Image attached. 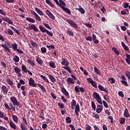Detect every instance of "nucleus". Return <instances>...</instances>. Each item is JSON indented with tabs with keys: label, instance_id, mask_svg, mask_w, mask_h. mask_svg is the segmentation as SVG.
Listing matches in <instances>:
<instances>
[{
	"label": "nucleus",
	"instance_id": "f257e3e1",
	"mask_svg": "<svg viewBox=\"0 0 130 130\" xmlns=\"http://www.w3.org/2000/svg\"><path fill=\"white\" fill-rule=\"evenodd\" d=\"M62 61L61 62V64L66 67H62V69L64 70H66L67 72H69V73H72V70L71 68L69 67V62L67 61L65 58H62Z\"/></svg>",
	"mask_w": 130,
	"mask_h": 130
},
{
	"label": "nucleus",
	"instance_id": "f03ea898",
	"mask_svg": "<svg viewBox=\"0 0 130 130\" xmlns=\"http://www.w3.org/2000/svg\"><path fill=\"white\" fill-rule=\"evenodd\" d=\"M9 105L6 103H4V106L8 111H11L12 110V111H15L16 110L15 107L12 103H9Z\"/></svg>",
	"mask_w": 130,
	"mask_h": 130
},
{
	"label": "nucleus",
	"instance_id": "7ed1b4c3",
	"mask_svg": "<svg viewBox=\"0 0 130 130\" xmlns=\"http://www.w3.org/2000/svg\"><path fill=\"white\" fill-rule=\"evenodd\" d=\"M10 101H11V102H12V104H13V105L14 106L19 107L20 105V103L17 101V99L15 98V96H12L10 98Z\"/></svg>",
	"mask_w": 130,
	"mask_h": 130
},
{
	"label": "nucleus",
	"instance_id": "20e7f679",
	"mask_svg": "<svg viewBox=\"0 0 130 130\" xmlns=\"http://www.w3.org/2000/svg\"><path fill=\"white\" fill-rule=\"evenodd\" d=\"M46 14L48 16L50 19H52L53 20L55 19V17L54 15L53 14V13L49 10H47L46 11Z\"/></svg>",
	"mask_w": 130,
	"mask_h": 130
},
{
	"label": "nucleus",
	"instance_id": "39448f33",
	"mask_svg": "<svg viewBox=\"0 0 130 130\" xmlns=\"http://www.w3.org/2000/svg\"><path fill=\"white\" fill-rule=\"evenodd\" d=\"M13 71L15 72V73L18 74V77H21L22 74L21 73V70L19 69L18 67H15L13 69Z\"/></svg>",
	"mask_w": 130,
	"mask_h": 130
},
{
	"label": "nucleus",
	"instance_id": "423d86ee",
	"mask_svg": "<svg viewBox=\"0 0 130 130\" xmlns=\"http://www.w3.org/2000/svg\"><path fill=\"white\" fill-rule=\"evenodd\" d=\"M57 6H58L61 9L67 6L66 3L62 0H59L58 5H57Z\"/></svg>",
	"mask_w": 130,
	"mask_h": 130
},
{
	"label": "nucleus",
	"instance_id": "0eeeda50",
	"mask_svg": "<svg viewBox=\"0 0 130 130\" xmlns=\"http://www.w3.org/2000/svg\"><path fill=\"white\" fill-rule=\"evenodd\" d=\"M99 89L101 90L102 91H105L107 94L109 93L108 89L107 87H106L105 88L102 86V85H99L98 86Z\"/></svg>",
	"mask_w": 130,
	"mask_h": 130
},
{
	"label": "nucleus",
	"instance_id": "6e6552de",
	"mask_svg": "<svg viewBox=\"0 0 130 130\" xmlns=\"http://www.w3.org/2000/svg\"><path fill=\"white\" fill-rule=\"evenodd\" d=\"M29 85L32 87H36L37 85L35 83V81L31 78L29 80Z\"/></svg>",
	"mask_w": 130,
	"mask_h": 130
},
{
	"label": "nucleus",
	"instance_id": "1a4fd4ad",
	"mask_svg": "<svg viewBox=\"0 0 130 130\" xmlns=\"http://www.w3.org/2000/svg\"><path fill=\"white\" fill-rule=\"evenodd\" d=\"M80 112V110L79 105L77 104V105L76 106L75 110L76 115L78 116L79 115V112Z\"/></svg>",
	"mask_w": 130,
	"mask_h": 130
},
{
	"label": "nucleus",
	"instance_id": "9d476101",
	"mask_svg": "<svg viewBox=\"0 0 130 130\" xmlns=\"http://www.w3.org/2000/svg\"><path fill=\"white\" fill-rule=\"evenodd\" d=\"M5 80H6V83L8 84H9V85H10L11 86L13 85L14 82L10 78H7Z\"/></svg>",
	"mask_w": 130,
	"mask_h": 130
},
{
	"label": "nucleus",
	"instance_id": "9b49d317",
	"mask_svg": "<svg viewBox=\"0 0 130 130\" xmlns=\"http://www.w3.org/2000/svg\"><path fill=\"white\" fill-rule=\"evenodd\" d=\"M2 90L4 92V94L5 95H6L7 94L8 92V90H9L8 88H7V87L6 86L3 85L2 86Z\"/></svg>",
	"mask_w": 130,
	"mask_h": 130
},
{
	"label": "nucleus",
	"instance_id": "f8f14e48",
	"mask_svg": "<svg viewBox=\"0 0 130 130\" xmlns=\"http://www.w3.org/2000/svg\"><path fill=\"white\" fill-rule=\"evenodd\" d=\"M9 125L12 129L16 130L17 129V126L12 121H10L9 123Z\"/></svg>",
	"mask_w": 130,
	"mask_h": 130
},
{
	"label": "nucleus",
	"instance_id": "ddd939ff",
	"mask_svg": "<svg viewBox=\"0 0 130 130\" xmlns=\"http://www.w3.org/2000/svg\"><path fill=\"white\" fill-rule=\"evenodd\" d=\"M124 116L125 118L130 117V115L128 113V110L127 108H125L124 110Z\"/></svg>",
	"mask_w": 130,
	"mask_h": 130
},
{
	"label": "nucleus",
	"instance_id": "4468645a",
	"mask_svg": "<svg viewBox=\"0 0 130 130\" xmlns=\"http://www.w3.org/2000/svg\"><path fill=\"white\" fill-rule=\"evenodd\" d=\"M12 119L13 120V121L15 122V123H18L19 121L18 120L19 118L17 115H12Z\"/></svg>",
	"mask_w": 130,
	"mask_h": 130
},
{
	"label": "nucleus",
	"instance_id": "2eb2a0df",
	"mask_svg": "<svg viewBox=\"0 0 130 130\" xmlns=\"http://www.w3.org/2000/svg\"><path fill=\"white\" fill-rule=\"evenodd\" d=\"M79 8L76 9V10H78L81 13V14H84L85 12V10L82 8L80 5L79 6Z\"/></svg>",
	"mask_w": 130,
	"mask_h": 130
},
{
	"label": "nucleus",
	"instance_id": "dca6fc26",
	"mask_svg": "<svg viewBox=\"0 0 130 130\" xmlns=\"http://www.w3.org/2000/svg\"><path fill=\"white\" fill-rule=\"evenodd\" d=\"M39 27L41 31L43 33H45V32H47V31L48 30L47 29H46L45 28V27H43L42 25H39Z\"/></svg>",
	"mask_w": 130,
	"mask_h": 130
},
{
	"label": "nucleus",
	"instance_id": "f3484780",
	"mask_svg": "<svg viewBox=\"0 0 130 130\" xmlns=\"http://www.w3.org/2000/svg\"><path fill=\"white\" fill-rule=\"evenodd\" d=\"M35 11L40 16H43V15H44L43 12H42V11L40 10V9H39V8H35Z\"/></svg>",
	"mask_w": 130,
	"mask_h": 130
},
{
	"label": "nucleus",
	"instance_id": "a211bd4d",
	"mask_svg": "<svg viewBox=\"0 0 130 130\" xmlns=\"http://www.w3.org/2000/svg\"><path fill=\"white\" fill-rule=\"evenodd\" d=\"M62 9L64 12L67 13V14H69V15H71V11L69 9L64 7H62Z\"/></svg>",
	"mask_w": 130,
	"mask_h": 130
},
{
	"label": "nucleus",
	"instance_id": "6ab92c4d",
	"mask_svg": "<svg viewBox=\"0 0 130 130\" xmlns=\"http://www.w3.org/2000/svg\"><path fill=\"white\" fill-rule=\"evenodd\" d=\"M46 3L50 6L51 8H54L55 6L50 0H46Z\"/></svg>",
	"mask_w": 130,
	"mask_h": 130
},
{
	"label": "nucleus",
	"instance_id": "aec40b11",
	"mask_svg": "<svg viewBox=\"0 0 130 130\" xmlns=\"http://www.w3.org/2000/svg\"><path fill=\"white\" fill-rule=\"evenodd\" d=\"M67 82H68L67 83V84H68V85L70 84H74L75 82H74V80L73 79L69 77L68 78V79H67Z\"/></svg>",
	"mask_w": 130,
	"mask_h": 130
},
{
	"label": "nucleus",
	"instance_id": "412c9836",
	"mask_svg": "<svg viewBox=\"0 0 130 130\" xmlns=\"http://www.w3.org/2000/svg\"><path fill=\"white\" fill-rule=\"evenodd\" d=\"M49 78L52 82L55 83L56 82V79L52 75H49Z\"/></svg>",
	"mask_w": 130,
	"mask_h": 130
},
{
	"label": "nucleus",
	"instance_id": "4be33fe9",
	"mask_svg": "<svg viewBox=\"0 0 130 130\" xmlns=\"http://www.w3.org/2000/svg\"><path fill=\"white\" fill-rule=\"evenodd\" d=\"M61 92H62L63 94H64L66 96H69V92L67 91V90L64 87H63L61 89Z\"/></svg>",
	"mask_w": 130,
	"mask_h": 130
},
{
	"label": "nucleus",
	"instance_id": "5701e85b",
	"mask_svg": "<svg viewBox=\"0 0 130 130\" xmlns=\"http://www.w3.org/2000/svg\"><path fill=\"white\" fill-rule=\"evenodd\" d=\"M92 96L95 99H97L98 98H99L100 97V94H99L98 92H96L95 91L93 92Z\"/></svg>",
	"mask_w": 130,
	"mask_h": 130
},
{
	"label": "nucleus",
	"instance_id": "b1692460",
	"mask_svg": "<svg viewBox=\"0 0 130 130\" xmlns=\"http://www.w3.org/2000/svg\"><path fill=\"white\" fill-rule=\"evenodd\" d=\"M121 44H122V47H123V48H124V49L125 50V51H128L129 50V47L126 46L125 45V44L123 42H121Z\"/></svg>",
	"mask_w": 130,
	"mask_h": 130
},
{
	"label": "nucleus",
	"instance_id": "393cba45",
	"mask_svg": "<svg viewBox=\"0 0 130 130\" xmlns=\"http://www.w3.org/2000/svg\"><path fill=\"white\" fill-rule=\"evenodd\" d=\"M40 77L42 78V79L45 82L48 83H50L49 80H48V79H47V78L45 76H43V75H41Z\"/></svg>",
	"mask_w": 130,
	"mask_h": 130
},
{
	"label": "nucleus",
	"instance_id": "a878e982",
	"mask_svg": "<svg viewBox=\"0 0 130 130\" xmlns=\"http://www.w3.org/2000/svg\"><path fill=\"white\" fill-rule=\"evenodd\" d=\"M36 61L40 65H42V64H43V61L39 57H37L36 59Z\"/></svg>",
	"mask_w": 130,
	"mask_h": 130
},
{
	"label": "nucleus",
	"instance_id": "bb28decb",
	"mask_svg": "<svg viewBox=\"0 0 130 130\" xmlns=\"http://www.w3.org/2000/svg\"><path fill=\"white\" fill-rule=\"evenodd\" d=\"M76 105V102L74 99H73L72 102V105H71L72 109L73 110L75 109Z\"/></svg>",
	"mask_w": 130,
	"mask_h": 130
},
{
	"label": "nucleus",
	"instance_id": "cd10ccee",
	"mask_svg": "<svg viewBox=\"0 0 130 130\" xmlns=\"http://www.w3.org/2000/svg\"><path fill=\"white\" fill-rule=\"evenodd\" d=\"M49 66L50 67V68H52V69H55V62L52 61H50L49 62Z\"/></svg>",
	"mask_w": 130,
	"mask_h": 130
},
{
	"label": "nucleus",
	"instance_id": "c85d7f7f",
	"mask_svg": "<svg viewBox=\"0 0 130 130\" xmlns=\"http://www.w3.org/2000/svg\"><path fill=\"white\" fill-rule=\"evenodd\" d=\"M22 68V71L23 72H24L25 73H27V71L28 70L27 69V68L26 67V66H25V64H22L21 66Z\"/></svg>",
	"mask_w": 130,
	"mask_h": 130
},
{
	"label": "nucleus",
	"instance_id": "c756f323",
	"mask_svg": "<svg viewBox=\"0 0 130 130\" xmlns=\"http://www.w3.org/2000/svg\"><path fill=\"white\" fill-rule=\"evenodd\" d=\"M20 60L19 57L17 55H14V58H13V61L15 62L18 63Z\"/></svg>",
	"mask_w": 130,
	"mask_h": 130
},
{
	"label": "nucleus",
	"instance_id": "7c9ffc66",
	"mask_svg": "<svg viewBox=\"0 0 130 130\" xmlns=\"http://www.w3.org/2000/svg\"><path fill=\"white\" fill-rule=\"evenodd\" d=\"M18 49V46L17 44H12V50L13 51H17Z\"/></svg>",
	"mask_w": 130,
	"mask_h": 130
},
{
	"label": "nucleus",
	"instance_id": "2f4dec72",
	"mask_svg": "<svg viewBox=\"0 0 130 130\" xmlns=\"http://www.w3.org/2000/svg\"><path fill=\"white\" fill-rule=\"evenodd\" d=\"M112 50L116 55H119V51L117 50L115 47H112Z\"/></svg>",
	"mask_w": 130,
	"mask_h": 130
},
{
	"label": "nucleus",
	"instance_id": "473e14b6",
	"mask_svg": "<svg viewBox=\"0 0 130 130\" xmlns=\"http://www.w3.org/2000/svg\"><path fill=\"white\" fill-rule=\"evenodd\" d=\"M94 71L96 74H97L99 75H101V73L100 71V70L98 69L96 67H94Z\"/></svg>",
	"mask_w": 130,
	"mask_h": 130
},
{
	"label": "nucleus",
	"instance_id": "72a5a7b5",
	"mask_svg": "<svg viewBox=\"0 0 130 130\" xmlns=\"http://www.w3.org/2000/svg\"><path fill=\"white\" fill-rule=\"evenodd\" d=\"M20 127L22 130H27L26 126L23 123H21Z\"/></svg>",
	"mask_w": 130,
	"mask_h": 130
},
{
	"label": "nucleus",
	"instance_id": "f704fd0d",
	"mask_svg": "<svg viewBox=\"0 0 130 130\" xmlns=\"http://www.w3.org/2000/svg\"><path fill=\"white\" fill-rule=\"evenodd\" d=\"M65 21H66V22H67V23H68L71 26L75 22L73 20L69 19H66Z\"/></svg>",
	"mask_w": 130,
	"mask_h": 130
},
{
	"label": "nucleus",
	"instance_id": "c9c22d12",
	"mask_svg": "<svg viewBox=\"0 0 130 130\" xmlns=\"http://www.w3.org/2000/svg\"><path fill=\"white\" fill-rule=\"evenodd\" d=\"M119 121L120 124H124L125 122V118L124 117H121Z\"/></svg>",
	"mask_w": 130,
	"mask_h": 130
},
{
	"label": "nucleus",
	"instance_id": "e433bc0d",
	"mask_svg": "<svg viewBox=\"0 0 130 130\" xmlns=\"http://www.w3.org/2000/svg\"><path fill=\"white\" fill-rule=\"evenodd\" d=\"M38 85L39 87H40L41 89V90L46 92L47 91H46V89L44 87V86H42L41 84H38Z\"/></svg>",
	"mask_w": 130,
	"mask_h": 130
},
{
	"label": "nucleus",
	"instance_id": "4c0bfd02",
	"mask_svg": "<svg viewBox=\"0 0 130 130\" xmlns=\"http://www.w3.org/2000/svg\"><path fill=\"white\" fill-rule=\"evenodd\" d=\"M41 51L42 52V53L45 54L47 52V48L45 47H42L41 48Z\"/></svg>",
	"mask_w": 130,
	"mask_h": 130
},
{
	"label": "nucleus",
	"instance_id": "58836bf2",
	"mask_svg": "<svg viewBox=\"0 0 130 130\" xmlns=\"http://www.w3.org/2000/svg\"><path fill=\"white\" fill-rule=\"evenodd\" d=\"M57 106L59 107L60 109H64V105L63 103H57Z\"/></svg>",
	"mask_w": 130,
	"mask_h": 130
},
{
	"label": "nucleus",
	"instance_id": "ea45409f",
	"mask_svg": "<svg viewBox=\"0 0 130 130\" xmlns=\"http://www.w3.org/2000/svg\"><path fill=\"white\" fill-rule=\"evenodd\" d=\"M30 29H34L35 31H39V30H38V29L36 28L35 25H34V24H32V25L30 26Z\"/></svg>",
	"mask_w": 130,
	"mask_h": 130
},
{
	"label": "nucleus",
	"instance_id": "a19ab883",
	"mask_svg": "<svg viewBox=\"0 0 130 130\" xmlns=\"http://www.w3.org/2000/svg\"><path fill=\"white\" fill-rule=\"evenodd\" d=\"M26 20H27L29 22H31V23H35V20L32 18H29V17H26Z\"/></svg>",
	"mask_w": 130,
	"mask_h": 130
},
{
	"label": "nucleus",
	"instance_id": "79ce46f5",
	"mask_svg": "<svg viewBox=\"0 0 130 130\" xmlns=\"http://www.w3.org/2000/svg\"><path fill=\"white\" fill-rule=\"evenodd\" d=\"M66 122H67V123H71V122H72V119L70 117H66Z\"/></svg>",
	"mask_w": 130,
	"mask_h": 130
},
{
	"label": "nucleus",
	"instance_id": "37998d69",
	"mask_svg": "<svg viewBox=\"0 0 130 130\" xmlns=\"http://www.w3.org/2000/svg\"><path fill=\"white\" fill-rule=\"evenodd\" d=\"M10 27L14 31H15V32H16L18 35L20 34L19 31L16 29L15 28H14V27L12 26H10Z\"/></svg>",
	"mask_w": 130,
	"mask_h": 130
},
{
	"label": "nucleus",
	"instance_id": "c03bdc74",
	"mask_svg": "<svg viewBox=\"0 0 130 130\" xmlns=\"http://www.w3.org/2000/svg\"><path fill=\"white\" fill-rule=\"evenodd\" d=\"M67 34L70 36H74L73 31H72L69 29L67 30Z\"/></svg>",
	"mask_w": 130,
	"mask_h": 130
},
{
	"label": "nucleus",
	"instance_id": "a18cd8bd",
	"mask_svg": "<svg viewBox=\"0 0 130 130\" xmlns=\"http://www.w3.org/2000/svg\"><path fill=\"white\" fill-rule=\"evenodd\" d=\"M8 34L9 35L13 36L14 35V32L12 29H10V28H8Z\"/></svg>",
	"mask_w": 130,
	"mask_h": 130
},
{
	"label": "nucleus",
	"instance_id": "49530a36",
	"mask_svg": "<svg viewBox=\"0 0 130 130\" xmlns=\"http://www.w3.org/2000/svg\"><path fill=\"white\" fill-rule=\"evenodd\" d=\"M97 102L100 104L102 105L103 104V102L102 100V98H101V96L100 98H98L97 99H96Z\"/></svg>",
	"mask_w": 130,
	"mask_h": 130
},
{
	"label": "nucleus",
	"instance_id": "de8ad7c7",
	"mask_svg": "<svg viewBox=\"0 0 130 130\" xmlns=\"http://www.w3.org/2000/svg\"><path fill=\"white\" fill-rule=\"evenodd\" d=\"M91 107L94 110H96V105H95L94 101L91 102Z\"/></svg>",
	"mask_w": 130,
	"mask_h": 130
},
{
	"label": "nucleus",
	"instance_id": "09e8293b",
	"mask_svg": "<svg viewBox=\"0 0 130 130\" xmlns=\"http://www.w3.org/2000/svg\"><path fill=\"white\" fill-rule=\"evenodd\" d=\"M103 110L101 108H97L96 110V112L98 114H100Z\"/></svg>",
	"mask_w": 130,
	"mask_h": 130
},
{
	"label": "nucleus",
	"instance_id": "8fccbe9b",
	"mask_svg": "<svg viewBox=\"0 0 130 130\" xmlns=\"http://www.w3.org/2000/svg\"><path fill=\"white\" fill-rule=\"evenodd\" d=\"M109 81L111 84H114L115 83V79L113 78H110Z\"/></svg>",
	"mask_w": 130,
	"mask_h": 130
},
{
	"label": "nucleus",
	"instance_id": "3c124183",
	"mask_svg": "<svg viewBox=\"0 0 130 130\" xmlns=\"http://www.w3.org/2000/svg\"><path fill=\"white\" fill-rule=\"evenodd\" d=\"M103 103L104 106L106 108H109V105H108V103L105 101H103Z\"/></svg>",
	"mask_w": 130,
	"mask_h": 130
},
{
	"label": "nucleus",
	"instance_id": "603ef678",
	"mask_svg": "<svg viewBox=\"0 0 130 130\" xmlns=\"http://www.w3.org/2000/svg\"><path fill=\"white\" fill-rule=\"evenodd\" d=\"M44 25L47 28L51 30V27L49 26V25L47 23H43Z\"/></svg>",
	"mask_w": 130,
	"mask_h": 130
},
{
	"label": "nucleus",
	"instance_id": "864d4df0",
	"mask_svg": "<svg viewBox=\"0 0 130 130\" xmlns=\"http://www.w3.org/2000/svg\"><path fill=\"white\" fill-rule=\"evenodd\" d=\"M27 62L31 66H35V63L32 60H31L30 59H28L27 60Z\"/></svg>",
	"mask_w": 130,
	"mask_h": 130
},
{
	"label": "nucleus",
	"instance_id": "5fc2aeb1",
	"mask_svg": "<svg viewBox=\"0 0 130 130\" xmlns=\"http://www.w3.org/2000/svg\"><path fill=\"white\" fill-rule=\"evenodd\" d=\"M46 47H47V48L50 49H55V46L53 45H47Z\"/></svg>",
	"mask_w": 130,
	"mask_h": 130
},
{
	"label": "nucleus",
	"instance_id": "6e6d98bb",
	"mask_svg": "<svg viewBox=\"0 0 130 130\" xmlns=\"http://www.w3.org/2000/svg\"><path fill=\"white\" fill-rule=\"evenodd\" d=\"M35 19L39 21H41V18H40V16H39V15H38V14H36L35 15Z\"/></svg>",
	"mask_w": 130,
	"mask_h": 130
},
{
	"label": "nucleus",
	"instance_id": "4d7b16f0",
	"mask_svg": "<svg viewBox=\"0 0 130 130\" xmlns=\"http://www.w3.org/2000/svg\"><path fill=\"white\" fill-rule=\"evenodd\" d=\"M93 116L95 118H96V119H99L100 118V115H99L98 114H95V113H94V114H93Z\"/></svg>",
	"mask_w": 130,
	"mask_h": 130
},
{
	"label": "nucleus",
	"instance_id": "13d9d810",
	"mask_svg": "<svg viewBox=\"0 0 130 130\" xmlns=\"http://www.w3.org/2000/svg\"><path fill=\"white\" fill-rule=\"evenodd\" d=\"M71 26L75 29L78 28V24L77 23H76L75 22Z\"/></svg>",
	"mask_w": 130,
	"mask_h": 130
},
{
	"label": "nucleus",
	"instance_id": "bf43d9fd",
	"mask_svg": "<svg viewBox=\"0 0 130 130\" xmlns=\"http://www.w3.org/2000/svg\"><path fill=\"white\" fill-rule=\"evenodd\" d=\"M86 40L87 41H92L93 40V38L91 36H88L86 38Z\"/></svg>",
	"mask_w": 130,
	"mask_h": 130
},
{
	"label": "nucleus",
	"instance_id": "052dcab7",
	"mask_svg": "<svg viewBox=\"0 0 130 130\" xmlns=\"http://www.w3.org/2000/svg\"><path fill=\"white\" fill-rule=\"evenodd\" d=\"M91 85L94 87V88H98V86L97 84H96V83H95V82H94V81L93 82H92L91 83Z\"/></svg>",
	"mask_w": 130,
	"mask_h": 130
},
{
	"label": "nucleus",
	"instance_id": "680f3d73",
	"mask_svg": "<svg viewBox=\"0 0 130 130\" xmlns=\"http://www.w3.org/2000/svg\"><path fill=\"white\" fill-rule=\"evenodd\" d=\"M7 22L10 24H13V22L11 20H10V18H8Z\"/></svg>",
	"mask_w": 130,
	"mask_h": 130
},
{
	"label": "nucleus",
	"instance_id": "e2e57ef3",
	"mask_svg": "<svg viewBox=\"0 0 130 130\" xmlns=\"http://www.w3.org/2000/svg\"><path fill=\"white\" fill-rule=\"evenodd\" d=\"M84 25L87 26V27H89V28H92V24H90L89 23H84Z\"/></svg>",
	"mask_w": 130,
	"mask_h": 130
},
{
	"label": "nucleus",
	"instance_id": "0e129e2a",
	"mask_svg": "<svg viewBox=\"0 0 130 130\" xmlns=\"http://www.w3.org/2000/svg\"><path fill=\"white\" fill-rule=\"evenodd\" d=\"M118 94H119V96L122 97V98H124V94L122 92V91H119V92H118Z\"/></svg>",
	"mask_w": 130,
	"mask_h": 130
},
{
	"label": "nucleus",
	"instance_id": "69168bd1",
	"mask_svg": "<svg viewBox=\"0 0 130 130\" xmlns=\"http://www.w3.org/2000/svg\"><path fill=\"white\" fill-rule=\"evenodd\" d=\"M75 91L76 93H79L80 92L79 88H78L77 86L75 87Z\"/></svg>",
	"mask_w": 130,
	"mask_h": 130
},
{
	"label": "nucleus",
	"instance_id": "338daca9",
	"mask_svg": "<svg viewBox=\"0 0 130 130\" xmlns=\"http://www.w3.org/2000/svg\"><path fill=\"white\" fill-rule=\"evenodd\" d=\"M126 75L128 77V79L130 80V72L129 71H126Z\"/></svg>",
	"mask_w": 130,
	"mask_h": 130
},
{
	"label": "nucleus",
	"instance_id": "774afa93",
	"mask_svg": "<svg viewBox=\"0 0 130 130\" xmlns=\"http://www.w3.org/2000/svg\"><path fill=\"white\" fill-rule=\"evenodd\" d=\"M69 127H71L72 130H76L75 127L73 124H69Z\"/></svg>",
	"mask_w": 130,
	"mask_h": 130
}]
</instances>
